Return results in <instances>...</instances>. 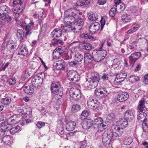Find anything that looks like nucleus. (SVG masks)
Wrapping results in <instances>:
<instances>
[{
	"instance_id": "nucleus-5",
	"label": "nucleus",
	"mask_w": 148,
	"mask_h": 148,
	"mask_svg": "<svg viewBox=\"0 0 148 148\" xmlns=\"http://www.w3.org/2000/svg\"><path fill=\"white\" fill-rule=\"evenodd\" d=\"M71 97L75 101L78 100L81 97L80 91L76 88H72L70 90Z\"/></svg>"
},
{
	"instance_id": "nucleus-33",
	"label": "nucleus",
	"mask_w": 148,
	"mask_h": 148,
	"mask_svg": "<svg viewBox=\"0 0 148 148\" xmlns=\"http://www.w3.org/2000/svg\"><path fill=\"white\" fill-rule=\"evenodd\" d=\"M11 100L10 97H6L2 99L1 100V103L4 105H8L11 103Z\"/></svg>"
},
{
	"instance_id": "nucleus-48",
	"label": "nucleus",
	"mask_w": 148,
	"mask_h": 148,
	"mask_svg": "<svg viewBox=\"0 0 148 148\" xmlns=\"http://www.w3.org/2000/svg\"><path fill=\"white\" fill-rule=\"evenodd\" d=\"M30 20V23L28 24V35L32 33V32L30 31L33 29L34 26V23L33 21Z\"/></svg>"
},
{
	"instance_id": "nucleus-8",
	"label": "nucleus",
	"mask_w": 148,
	"mask_h": 148,
	"mask_svg": "<svg viewBox=\"0 0 148 148\" xmlns=\"http://www.w3.org/2000/svg\"><path fill=\"white\" fill-rule=\"evenodd\" d=\"M87 104L89 108L95 110L99 108V103L97 99L90 98L88 101Z\"/></svg>"
},
{
	"instance_id": "nucleus-55",
	"label": "nucleus",
	"mask_w": 148,
	"mask_h": 148,
	"mask_svg": "<svg viewBox=\"0 0 148 148\" xmlns=\"http://www.w3.org/2000/svg\"><path fill=\"white\" fill-rule=\"evenodd\" d=\"M132 142V139L130 137L125 139L124 141V144L126 145H129Z\"/></svg>"
},
{
	"instance_id": "nucleus-41",
	"label": "nucleus",
	"mask_w": 148,
	"mask_h": 148,
	"mask_svg": "<svg viewBox=\"0 0 148 148\" xmlns=\"http://www.w3.org/2000/svg\"><path fill=\"white\" fill-rule=\"evenodd\" d=\"M80 109V106L79 105L74 104L72 106L71 111L73 112H76L79 111Z\"/></svg>"
},
{
	"instance_id": "nucleus-52",
	"label": "nucleus",
	"mask_w": 148,
	"mask_h": 148,
	"mask_svg": "<svg viewBox=\"0 0 148 148\" xmlns=\"http://www.w3.org/2000/svg\"><path fill=\"white\" fill-rule=\"evenodd\" d=\"M117 10L114 8H112L109 12L110 16L111 17H113L115 15Z\"/></svg>"
},
{
	"instance_id": "nucleus-13",
	"label": "nucleus",
	"mask_w": 148,
	"mask_h": 148,
	"mask_svg": "<svg viewBox=\"0 0 148 148\" xmlns=\"http://www.w3.org/2000/svg\"><path fill=\"white\" fill-rule=\"evenodd\" d=\"M126 76V74L125 73H120L117 75L114 82V84L115 85L120 84L125 78Z\"/></svg>"
},
{
	"instance_id": "nucleus-40",
	"label": "nucleus",
	"mask_w": 148,
	"mask_h": 148,
	"mask_svg": "<svg viewBox=\"0 0 148 148\" xmlns=\"http://www.w3.org/2000/svg\"><path fill=\"white\" fill-rule=\"evenodd\" d=\"M82 48L86 50H90L92 49L91 45L88 43H84L81 45Z\"/></svg>"
},
{
	"instance_id": "nucleus-27",
	"label": "nucleus",
	"mask_w": 148,
	"mask_h": 148,
	"mask_svg": "<svg viewBox=\"0 0 148 148\" xmlns=\"http://www.w3.org/2000/svg\"><path fill=\"white\" fill-rule=\"evenodd\" d=\"M124 115L126 118L131 121L132 120L134 117V114L130 110H126L125 112Z\"/></svg>"
},
{
	"instance_id": "nucleus-17",
	"label": "nucleus",
	"mask_w": 148,
	"mask_h": 148,
	"mask_svg": "<svg viewBox=\"0 0 148 148\" xmlns=\"http://www.w3.org/2000/svg\"><path fill=\"white\" fill-rule=\"evenodd\" d=\"M97 131L99 132H101L107 127L106 123L103 121L100 123H97Z\"/></svg>"
},
{
	"instance_id": "nucleus-58",
	"label": "nucleus",
	"mask_w": 148,
	"mask_h": 148,
	"mask_svg": "<svg viewBox=\"0 0 148 148\" xmlns=\"http://www.w3.org/2000/svg\"><path fill=\"white\" fill-rule=\"evenodd\" d=\"M109 75L105 73H103L101 77V79L103 81H106V80H108L109 79Z\"/></svg>"
},
{
	"instance_id": "nucleus-64",
	"label": "nucleus",
	"mask_w": 148,
	"mask_h": 148,
	"mask_svg": "<svg viewBox=\"0 0 148 148\" xmlns=\"http://www.w3.org/2000/svg\"><path fill=\"white\" fill-rule=\"evenodd\" d=\"M106 3V0H99L97 2L98 4L100 5H103Z\"/></svg>"
},
{
	"instance_id": "nucleus-12",
	"label": "nucleus",
	"mask_w": 148,
	"mask_h": 148,
	"mask_svg": "<svg viewBox=\"0 0 148 148\" xmlns=\"http://www.w3.org/2000/svg\"><path fill=\"white\" fill-rule=\"evenodd\" d=\"M141 55V53L140 52H135L131 54L129 57V62L132 66H133L136 61Z\"/></svg>"
},
{
	"instance_id": "nucleus-61",
	"label": "nucleus",
	"mask_w": 148,
	"mask_h": 148,
	"mask_svg": "<svg viewBox=\"0 0 148 148\" xmlns=\"http://www.w3.org/2000/svg\"><path fill=\"white\" fill-rule=\"evenodd\" d=\"M29 92L28 94L32 95L33 93L34 92V89L33 88V86H29V88L28 89Z\"/></svg>"
},
{
	"instance_id": "nucleus-37",
	"label": "nucleus",
	"mask_w": 148,
	"mask_h": 148,
	"mask_svg": "<svg viewBox=\"0 0 148 148\" xmlns=\"http://www.w3.org/2000/svg\"><path fill=\"white\" fill-rule=\"evenodd\" d=\"M138 119L141 121H147V119L145 118L146 114L145 112H141L138 114Z\"/></svg>"
},
{
	"instance_id": "nucleus-7",
	"label": "nucleus",
	"mask_w": 148,
	"mask_h": 148,
	"mask_svg": "<svg viewBox=\"0 0 148 148\" xmlns=\"http://www.w3.org/2000/svg\"><path fill=\"white\" fill-rule=\"evenodd\" d=\"M107 55L106 51H98L93 57V60L95 62H99L103 59Z\"/></svg>"
},
{
	"instance_id": "nucleus-18",
	"label": "nucleus",
	"mask_w": 148,
	"mask_h": 148,
	"mask_svg": "<svg viewBox=\"0 0 148 148\" xmlns=\"http://www.w3.org/2000/svg\"><path fill=\"white\" fill-rule=\"evenodd\" d=\"M76 125V123L75 122L69 121L66 123V129L67 130L71 131L74 129Z\"/></svg>"
},
{
	"instance_id": "nucleus-9",
	"label": "nucleus",
	"mask_w": 148,
	"mask_h": 148,
	"mask_svg": "<svg viewBox=\"0 0 148 148\" xmlns=\"http://www.w3.org/2000/svg\"><path fill=\"white\" fill-rule=\"evenodd\" d=\"M77 18L75 19L76 21L75 23V26L73 27V29L74 30V32L76 33L79 32L81 29L84 23V22L82 18Z\"/></svg>"
},
{
	"instance_id": "nucleus-51",
	"label": "nucleus",
	"mask_w": 148,
	"mask_h": 148,
	"mask_svg": "<svg viewBox=\"0 0 148 148\" xmlns=\"http://www.w3.org/2000/svg\"><path fill=\"white\" fill-rule=\"evenodd\" d=\"M89 112L87 110L83 111L81 114V118L82 119H86L88 115Z\"/></svg>"
},
{
	"instance_id": "nucleus-16",
	"label": "nucleus",
	"mask_w": 148,
	"mask_h": 148,
	"mask_svg": "<svg viewBox=\"0 0 148 148\" xmlns=\"http://www.w3.org/2000/svg\"><path fill=\"white\" fill-rule=\"evenodd\" d=\"M9 125L8 123V122L6 119H2L0 124V127L2 130V132L4 134L5 132L7 131V129L9 127Z\"/></svg>"
},
{
	"instance_id": "nucleus-43",
	"label": "nucleus",
	"mask_w": 148,
	"mask_h": 148,
	"mask_svg": "<svg viewBox=\"0 0 148 148\" xmlns=\"http://www.w3.org/2000/svg\"><path fill=\"white\" fill-rule=\"evenodd\" d=\"M20 129V127L18 126H16L12 128L10 130V133L12 134H14L17 132Z\"/></svg>"
},
{
	"instance_id": "nucleus-59",
	"label": "nucleus",
	"mask_w": 148,
	"mask_h": 148,
	"mask_svg": "<svg viewBox=\"0 0 148 148\" xmlns=\"http://www.w3.org/2000/svg\"><path fill=\"white\" fill-rule=\"evenodd\" d=\"M39 74V76H38V77L42 79V81H43V79H45L47 76V74H45L43 72L40 73Z\"/></svg>"
},
{
	"instance_id": "nucleus-25",
	"label": "nucleus",
	"mask_w": 148,
	"mask_h": 148,
	"mask_svg": "<svg viewBox=\"0 0 148 148\" xmlns=\"http://www.w3.org/2000/svg\"><path fill=\"white\" fill-rule=\"evenodd\" d=\"M118 123L121 126V128L123 130V128L127 126L128 123L126 119L123 118L120 119L118 122Z\"/></svg>"
},
{
	"instance_id": "nucleus-49",
	"label": "nucleus",
	"mask_w": 148,
	"mask_h": 148,
	"mask_svg": "<svg viewBox=\"0 0 148 148\" xmlns=\"http://www.w3.org/2000/svg\"><path fill=\"white\" fill-rule=\"evenodd\" d=\"M129 80L131 82H133L139 80V78L136 76L132 75L130 76L129 78Z\"/></svg>"
},
{
	"instance_id": "nucleus-19",
	"label": "nucleus",
	"mask_w": 148,
	"mask_h": 148,
	"mask_svg": "<svg viewBox=\"0 0 148 148\" xmlns=\"http://www.w3.org/2000/svg\"><path fill=\"white\" fill-rule=\"evenodd\" d=\"M95 93H99L101 95H103L102 97L103 98H106L110 93V91L108 88H103L102 89V90L98 91V90H95Z\"/></svg>"
},
{
	"instance_id": "nucleus-54",
	"label": "nucleus",
	"mask_w": 148,
	"mask_h": 148,
	"mask_svg": "<svg viewBox=\"0 0 148 148\" xmlns=\"http://www.w3.org/2000/svg\"><path fill=\"white\" fill-rule=\"evenodd\" d=\"M21 26L23 30L26 31L25 35L27 36L28 35L27 25L26 24L25 21L23 22L21 24Z\"/></svg>"
},
{
	"instance_id": "nucleus-29",
	"label": "nucleus",
	"mask_w": 148,
	"mask_h": 148,
	"mask_svg": "<svg viewBox=\"0 0 148 148\" xmlns=\"http://www.w3.org/2000/svg\"><path fill=\"white\" fill-rule=\"evenodd\" d=\"M66 25L64 26H63L62 27V29L63 30V32L65 33L71 32L72 31L74 32V30L73 29V27L70 25L69 24V23H65Z\"/></svg>"
},
{
	"instance_id": "nucleus-34",
	"label": "nucleus",
	"mask_w": 148,
	"mask_h": 148,
	"mask_svg": "<svg viewBox=\"0 0 148 148\" xmlns=\"http://www.w3.org/2000/svg\"><path fill=\"white\" fill-rule=\"evenodd\" d=\"M83 58L82 54L80 53H77L75 54L74 59L77 62H80L83 60Z\"/></svg>"
},
{
	"instance_id": "nucleus-44",
	"label": "nucleus",
	"mask_w": 148,
	"mask_h": 148,
	"mask_svg": "<svg viewBox=\"0 0 148 148\" xmlns=\"http://www.w3.org/2000/svg\"><path fill=\"white\" fill-rule=\"evenodd\" d=\"M17 35L18 38L20 39V41H21L23 40L24 35L23 32L22 30H19L17 31Z\"/></svg>"
},
{
	"instance_id": "nucleus-39",
	"label": "nucleus",
	"mask_w": 148,
	"mask_h": 148,
	"mask_svg": "<svg viewBox=\"0 0 148 148\" xmlns=\"http://www.w3.org/2000/svg\"><path fill=\"white\" fill-rule=\"evenodd\" d=\"M89 0H78L77 3V5L82 6L86 5L90 3Z\"/></svg>"
},
{
	"instance_id": "nucleus-60",
	"label": "nucleus",
	"mask_w": 148,
	"mask_h": 148,
	"mask_svg": "<svg viewBox=\"0 0 148 148\" xmlns=\"http://www.w3.org/2000/svg\"><path fill=\"white\" fill-rule=\"evenodd\" d=\"M8 82L10 85H12L15 84L16 83V80L14 78H12L9 79Z\"/></svg>"
},
{
	"instance_id": "nucleus-62",
	"label": "nucleus",
	"mask_w": 148,
	"mask_h": 148,
	"mask_svg": "<svg viewBox=\"0 0 148 148\" xmlns=\"http://www.w3.org/2000/svg\"><path fill=\"white\" fill-rule=\"evenodd\" d=\"M143 82L144 84H148V73L144 76Z\"/></svg>"
},
{
	"instance_id": "nucleus-35",
	"label": "nucleus",
	"mask_w": 148,
	"mask_h": 148,
	"mask_svg": "<svg viewBox=\"0 0 148 148\" xmlns=\"http://www.w3.org/2000/svg\"><path fill=\"white\" fill-rule=\"evenodd\" d=\"M60 48L58 49V50L55 49L53 53V57L56 58L60 57L61 56L62 52H60L59 51L60 50Z\"/></svg>"
},
{
	"instance_id": "nucleus-28",
	"label": "nucleus",
	"mask_w": 148,
	"mask_h": 148,
	"mask_svg": "<svg viewBox=\"0 0 148 148\" xmlns=\"http://www.w3.org/2000/svg\"><path fill=\"white\" fill-rule=\"evenodd\" d=\"M24 8H21L19 9H16V8H13L12 9L14 13H15L14 16L15 19H18L19 16L20 14Z\"/></svg>"
},
{
	"instance_id": "nucleus-10",
	"label": "nucleus",
	"mask_w": 148,
	"mask_h": 148,
	"mask_svg": "<svg viewBox=\"0 0 148 148\" xmlns=\"http://www.w3.org/2000/svg\"><path fill=\"white\" fill-rule=\"evenodd\" d=\"M54 66L58 70H62L65 72L67 71L66 65L62 59L58 60L56 62L54 63Z\"/></svg>"
},
{
	"instance_id": "nucleus-2",
	"label": "nucleus",
	"mask_w": 148,
	"mask_h": 148,
	"mask_svg": "<svg viewBox=\"0 0 148 148\" xmlns=\"http://www.w3.org/2000/svg\"><path fill=\"white\" fill-rule=\"evenodd\" d=\"M111 130H107L102 134V141L104 145L107 147H110L111 140L114 136L112 135Z\"/></svg>"
},
{
	"instance_id": "nucleus-30",
	"label": "nucleus",
	"mask_w": 148,
	"mask_h": 148,
	"mask_svg": "<svg viewBox=\"0 0 148 148\" xmlns=\"http://www.w3.org/2000/svg\"><path fill=\"white\" fill-rule=\"evenodd\" d=\"M89 19L91 21H96L98 18L97 14L95 12H91L88 14Z\"/></svg>"
},
{
	"instance_id": "nucleus-11",
	"label": "nucleus",
	"mask_w": 148,
	"mask_h": 148,
	"mask_svg": "<svg viewBox=\"0 0 148 148\" xmlns=\"http://www.w3.org/2000/svg\"><path fill=\"white\" fill-rule=\"evenodd\" d=\"M31 79V82L32 85L35 87L38 88L40 87L42 82V79L38 76H35L30 79Z\"/></svg>"
},
{
	"instance_id": "nucleus-6",
	"label": "nucleus",
	"mask_w": 148,
	"mask_h": 148,
	"mask_svg": "<svg viewBox=\"0 0 148 148\" xmlns=\"http://www.w3.org/2000/svg\"><path fill=\"white\" fill-rule=\"evenodd\" d=\"M111 132L112 133V135L115 137H117L121 135L123 132L122 129L121 128L119 125L113 124L111 126Z\"/></svg>"
},
{
	"instance_id": "nucleus-38",
	"label": "nucleus",
	"mask_w": 148,
	"mask_h": 148,
	"mask_svg": "<svg viewBox=\"0 0 148 148\" xmlns=\"http://www.w3.org/2000/svg\"><path fill=\"white\" fill-rule=\"evenodd\" d=\"M51 42L52 45L53 46H55L56 45L59 44L62 45L63 43L62 40L56 38H53Z\"/></svg>"
},
{
	"instance_id": "nucleus-42",
	"label": "nucleus",
	"mask_w": 148,
	"mask_h": 148,
	"mask_svg": "<svg viewBox=\"0 0 148 148\" xmlns=\"http://www.w3.org/2000/svg\"><path fill=\"white\" fill-rule=\"evenodd\" d=\"M1 10H2L3 13V15L10 12V11L9 8L7 6L4 5L1 6Z\"/></svg>"
},
{
	"instance_id": "nucleus-45",
	"label": "nucleus",
	"mask_w": 148,
	"mask_h": 148,
	"mask_svg": "<svg viewBox=\"0 0 148 148\" xmlns=\"http://www.w3.org/2000/svg\"><path fill=\"white\" fill-rule=\"evenodd\" d=\"M79 79L80 76L77 72H76L72 77V79H71V81H73L74 82H76L79 80Z\"/></svg>"
},
{
	"instance_id": "nucleus-63",
	"label": "nucleus",
	"mask_w": 148,
	"mask_h": 148,
	"mask_svg": "<svg viewBox=\"0 0 148 148\" xmlns=\"http://www.w3.org/2000/svg\"><path fill=\"white\" fill-rule=\"evenodd\" d=\"M146 103L145 101L143 100H141L139 102L138 106H142L144 107V105L146 104Z\"/></svg>"
},
{
	"instance_id": "nucleus-47",
	"label": "nucleus",
	"mask_w": 148,
	"mask_h": 148,
	"mask_svg": "<svg viewBox=\"0 0 148 148\" xmlns=\"http://www.w3.org/2000/svg\"><path fill=\"white\" fill-rule=\"evenodd\" d=\"M76 72L75 71L73 70H70L67 73V76L69 79L71 80L72 79V77L74 75Z\"/></svg>"
},
{
	"instance_id": "nucleus-21",
	"label": "nucleus",
	"mask_w": 148,
	"mask_h": 148,
	"mask_svg": "<svg viewBox=\"0 0 148 148\" xmlns=\"http://www.w3.org/2000/svg\"><path fill=\"white\" fill-rule=\"evenodd\" d=\"M93 124V121L92 120L88 119L86 121L83 122L82 125L84 129H89Z\"/></svg>"
},
{
	"instance_id": "nucleus-46",
	"label": "nucleus",
	"mask_w": 148,
	"mask_h": 148,
	"mask_svg": "<svg viewBox=\"0 0 148 148\" xmlns=\"http://www.w3.org/2000/svg\"><path fill=\"white\" fill-rule=\"evenodd\" d=\"M80 37L82 38H84L86 39H93L94 38V37L92 36H89L87 34L84 33H83L81 34L80 35Z\"/></svg>"
},
{
	"instance_id": "nucleus-53",
	"label": "nucleus",
	"mask_w": 148,
	"mask_h": 148,
	"mask_svg": "<svg viewBox=\"0 0 148 148\" xmlns=\"http://www.w3.org/2000/svg\"><path fill=\"white\" fill-rule=\"evenodd\" d=\"M106 19H107V18L106 17H102L101 18V19L100 21V22L101 23V31L103 29V26L105 24Z\"/></svg>"
},
{
	"instance_id": "nucleus-56",
	"label": "nucleus",
	"mask_w": 148,
	"mask_h": 148,
	"mask_svg": "<svg viewBox=\"0 0 148 148\" xmlns=\"http://www.w3.org/2000/svg\"><path fill=\"white\" fill-rule=\"evenodd\" d=\"M103 119L101 117H98L95 119L93 122V124L94 125H97V123H100V122H102L103 121Z\"/></svg>"
},
{
	"instance_id": "nucleus-32",
	"label": "nucleus",
	"mask_w": 148,
	"mask_h": 148,
	"mask_svg": "<svg viewBox=\"0 0 148 148\" xmlns=\"http://www.w3.org/2000/svg\"><path fill=\"white\" fill-rule=\"evenodd\" d=\"M121 19L122 21L124 23L129 22L131 19L130 16L127 14L122 15Z\"/></svg>"
},
{
	"instance_id": "nucleus-15",
	"label": "nucleus",
	"mask_w": 148,
	"mask_h": 148,
	"mask_svg": "<svg viewBox=\"0 0 148 148\" xmlns=\"http://www.w3.org/2000/svg\"><path fill=\"white\" fill-rule=\"evenodd\" d=\"M101 25L98 23L92 24L89 27L90 32L92 34H94L99 30Z\"/></svg>"
},
{
	"instance_id": "nucleus-20",
	"label": "nucleus",
	"mask_w": 148,
	"mask_h": 148,
	"mask_svg": "<svg viewBox=\"0 0 148 148\" xmlns=\"http://www.w3.org/2000/svg\"><path fill=\"white\" fill-rule=\"evenodd\" d=\"M62 34V30L58 28L54 29L51 32V36L53 37L58 38L61 36Z\"/></svg>"
},
{
	"instance_id": "nucleus-36",
	"label": "nucleus",
	"mask_w": 148,
	"mask_h": 148,
	"mask_svg": "<svg viewBox=\"0 0 148 148\" xmlns=\"http://www.w3.org/2000/svg\"><path fill=\"white\" fill-rule=\"evenodd\" d=\"M4 143L9 145L12 143L11 139L9 136H4L2 140Z\"/></svg>"
},
{
	"instance_id": "nucleus-3",
	"label": "nucleus",
	"mask_w": 148,
	"mask_h": 148,
	"mask_svg": "<svg viewBox=\"0 0 148 148\" xmlns=\"http://www.w3.org/2000/svg\"><path fill=\"white\" fill-rule=\"evenodd\" d=\"M99 80L100 78L99 74L96 73L92 75L91 77L86 79V83L88 87L93 89L97 86Z\"/></svg>"
},
{
	"instance_id": "nucleus-50",
	"label": "nucleus",
	"mask_w": 148,
	"mask_h": 148,
	"mask_svg": "<svg viewBox=\"0 0 148 148\" xmlns=\"http://www.w3.org/2000/svg\"><path fill=\"white\" fill-rule=\"evenodd\" d=\"M115 114L113 113H110L107 116V118L112 121L115 120Z\"/></svg>"
},
{
	"instance_id": "nucleus-1",
	"label": "nucleus",
	"mask_w": 148,
	"mask_h": 148,
	"mask_svg": "<svg viewBox=\"0 0 148 148\" xmlns=\"http://www.w3.org/2000/svg\"><path fill=\"white\" fill-rule=\"evenodd\" d=\"M65 16L64 21L65 23H71L73 21L75 20L79 14V12L76 10L72 11L68 10L65 12Z\"/></svg>"
},
{
	"instance_id": "nucleus-23",
	"label": "nucleus",
	"mask_w": 148,
	"mask_h": 148,
	"mask_svg": "<svg viewBox=\"0 0 148 148\" xmlns=\"http://www.w3.org/2000/svg\"><path fill=\"white\" fill-rule=\"evenodd\" d=\"M93 60V57L89 53H84V62L85 63H90Z\"/></svg>"
},
{
	"instance_id": "nucleus-22",
	"label": "nucleus",
	"mask_w": 148,
	"mask_h": 148,
	"mask_svg": "<svg viewBox=\"0 0 148 148\" xmlns=\"http://www.w3.org/2000/svg\"><path fill=\"white\" fill-rule=\"evenodd\" d=\"M13 17V14L10 12L2 16L1 18L2 20H6L8 22H9L11 21Z\"/></svg>"
},
{
	"instance_id": "nucleus-4",
	"label": "nucleus",
	"mask_w": 148,
	"mask_h": 148,
	"mask_svg": "<svg viewBox=\"0 0 148 148\" xmlns=\"http://www.w3.org/2000/svg\"><path fill=\"white\" fill-rule=\"evenodd\" d=\"M51 89L53 93L57 95L62 93L63 91V87L59 83L57 82L52 83Z\"/></svg>"
},
{
	"instance_id": "nucleus-31",
	"label": "nucleus",
	"mask_w": 148,
	"mask_h": 148,
	"mask_svg": "<svg viewBox=\"0 0 148 148\" xmlns=\"http://www.w3.org/2000/svg\"><path fill=\"white\" fill-rule=\"evenodd\" d=\"M6 45L7 48L9 49H10V50L11 51L13 50L14 49H16V45L14 44H12L10 43L9 42H4L3 44V45Z\"/></svg>"
},
{
	"instance_id": "nucleus-14",
	"label": "nucleus",
	"mask_w": 148,
	"mask_h": 148,
	"mask_svg": "<svg viewBox=\"0 0 148 148\" xmlns=\"http://www.w3.org/2000/svg\"><path fill=\"white\" fill-rule=\"evenodd\" d=\"M128 93L125 92H120L118 93L117 97V100L120 102L126 100L128 98Z\"/></svg>"
},
{
	"instance_id": "nucleus-26",
	"label": "nucleus",
	"mask_w": 148,
	"mask_h": 148,
	"mask_svg": "<svg viewBox=\"0 0 148 148\" xmlns=\"http://www.w3.org/2000/svg\"><path fill=\"white\" fill-rule=\"evenodd\" d=\"M114 2L115 4L116 5V8L117 10H121V12L125 10V6L123 4L120 3V0L117 1L115 0Z\"/></svg>"
},
{
	"instance_id": "nucleus-24",
	"label": "nucleus",
	"mask_w": 148,
	"mask_h": 148,
	"mask_svg": "<svg viewBox=\"0 0 148 148\" xmlns=\"http://www.w3.org/2000/svg\"><path fill=\"white\" fill-rule=\"evenodd\" d=\"M22 2L21 0H13V6L14 8L19 9L23 8L22 6Z\"/></svg>"
},
{
	"instance_id": "nucleus-57",
	"label": "nucleus",
	"mask_w": 148,
	"mask_h": 148,
	"mask_svg": "<svg viewBox=\"0 0 148 148\" xmlns=\"http://www.w3.org/2000/svg\"><path fill=\"white\" fill-rule=\"evenodd\" d=\"M45 124L44 122L38 121L36 124V125L39 128H41L45 125Z\"/></svg>"
}]
</instances>
